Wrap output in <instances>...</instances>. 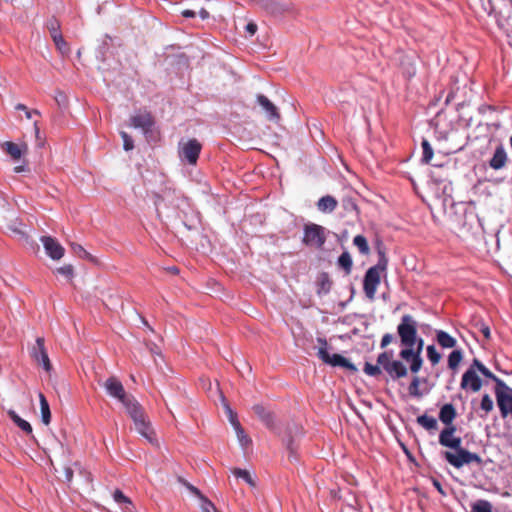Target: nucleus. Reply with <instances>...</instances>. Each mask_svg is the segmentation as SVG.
I'll return each instance as SVG.
<instances>
[{"label":"nucleus","mask_w":512,"mask_h":512,"mask_svg":"<svg viewBox=\"0 0 512 512\" xmlns=\"http://www.w3.org/2000/svg\"><path fill=\"white\" fill-rule=\"evenodd\" d=\"M127 413L134 422L136 431L144 437L151 445H158L156 434L151 427V423L146 417L142 406L137 403L132 408L127 410Z\"/></svg>","instance_id":"f257e3e1"},{"label":"nucleus","mask_w":512,"mask_h":512,"mask_svg":"<svg viewBox=\"0 0 512 512\" xmlns=\"http://www.w3.org/2000/svg\"><path fill=\"white\" fill-rule=\"evenodd\" d=\"M102 386L110 397L117 399L125 407L126 411L139 403L134 396L126 393L123 384L115 376L107 378Z\"/></svg>","instance_id":"f03ea898"},{"label":"nucleus","mask_w":512,"mask_h":512,"mask_svg":"<svg viewBox=\"0 0 512 512\" xmlns=\"http://www.w3.org/2000/svg\"><path fill=\"white\" fill-rule=\"evenodd\" d=\"M327 240V230L318 224L308 223L303 228L302 243L310 248L322 249Z\"/></svg>","instance_id":"7ed1b4c3"},{"label":"nucleus","mask_w":512,"mask_h":512,"mask_svg":"<svg viewBox=\"0 0 512 512\" xmlns=\"http://www.w3.org/2000/svg\"><path fill=\"white\" fill-rule=\"evenodd\" d=\"M393 351H385L378 355L377 362L394 380L407 375L406 366L399 360H393Z\"/></svg>","instance_id":"20e7f679"},{"label":"nucleus","mask_w":512,"mask_h":512,"mask_svg":"<svg viewBox=\"0 0 512 512\" xmlns=\"http://www.w3.org/2000/svg\"><path fill=\"white\" fill-rule=\"evenodd\" d=\"M318 343L320 344V347L317 352V356L326 364H329L333 367H343L350 371H357L356 366L351 363L347 358L343 357L340 354H333L330 355L328 352V343L326 339L324 338H318Z\"/></svg>","instance_id":"39448f33"},{"label":"nucleus","mask_w":512,"mask_h":512,"mask_svg":"<svg viewBox=\"0 0 512 512\" xmlns=\"http://www.w3.org/2000/svg\"><path fill=\"white\" fill-rule=\"evenodd\" d=\"M397 332L403 346L414 347L417 341V322L411 315L402 316Z\"/></svg>","instance_id":"423d86ee"},{"label":"nucleus","mask_w":512,"mask_h":512,"mask_svg":"<svg viewBox=\"0 0 512 512\" xmlns=\"http://www.w3.org/2000/svg\"><path fill=\"white\" fill-rule=\"evenodd\" d=\"M202 145L197 139H189L179 143V157L191 165H195L199 158Z\"/></svg>","instance_id":"0eeeda50"},{"label":"nucleus","mask_w":512,"mask_h":512,"mask_svg":"<svg viewBox=\"0 0 512 512\" xmlns=\"http://www.w3.org/2000/svg\"><path fill=\"white\" fill-rule=\"evenodd\" d=\"M471 463L480 465L482 463V459L478 454L469 452L463 448L450 453V465L456 468H460Z\"/></svg>","instance_id":"6e6552de"},{"label":"nucleus","mask_w":512,"mask_h":512,"mask_svg":"<svg viewBox=\"0 0 512 512\" xmlns=\"http://www.w3.org/2000/svg\"><path fill=\"white\" fill-rule=\"evenodd\" d=\"M381 273L376 271V268H369L364 276L363 290L366 297L370 300H374L377 287L380 284Z\"/></svg>","instance_id":"1a4fd4ad"},{"label":"nucleus","mask_w":512,"mask_h":512,"mask_svg":"<svg viewBox=\"0 0 512 512\" xmlns=\"http://www.w3.org/2000/svg\"><path fill=\"white\" fill-rule=\"evenodd\" d=\"M31 355L38 364H42L46 371L51 370V363L44 346V338L38 337L36 339V343L32 348Z\"/></svg>","instance_id":"9d476101"},{"label":"nucleus","mask_w":512,"mask_h":512,"mask_svg":"<svg viewBox=\"0 0 512 512\" xmlns=\"http://www.w3.org/2000/svg\"><path fill=\"white\" fill-rule=\"evenodd\" d=\"M41 242L44 246L46 254L53 260H59L64 255L63 246L51 236H42Z\"/></svg>","instance_id":"9b49d317"},{"label":"nucleus","mask_w":512,"mask_h":512,"mask_svg":"<svg viewBox=\"0 0 512 512\" xmlns=\"http://www.w3.org/2000/svg\"><path fill=\"white\" fill-rule=\"evenodd\" d=\"M481 387V378L477 375L476 370L473 369V367H470L462 376L461 388L472 392H478Z\"/></svg>","instance_id":"f8f14e48"},{"label":"nucleus","mask_w":512,"mask_h":512,"mask_svg":"<svg viewBox=\"0 0 512 512\" xmlns=\"http://www.w3.org/2000/svg\"><path fill=\"white\" fill-rule=\"evenodd\" d=\"M131 126L139 128L144 134H148L152 131L154 120L149 112H139L133 115L130 119Z\"/></svg>","instance_id":"ddd939ff"},{"label":"nucleus","mask_w":512,"mask_h":512,"mask_svg":"<svg viewBox=\"0 0 512 512\" xmlns=\"http://www.w3.org/2000/svg\"><path fill=\"white\" fill-rule=\"evenodd\" d=\"M256 99L270 121H278L280 119L277 107L265 95L258 94Z\"/></svg>","instance_id":"4468645a"},{"label":"nucleus","mask_w":512,"mask_h":512,"mask_svg":"<svg viewBox=\"0 0 512 512\" xmlns=\"http://www.w3.org/2000/svg\"><path fill=\"white\" fill-rule=\"evenodd\" d=\"M507 160V152L504 146L498 144L492 158L489 160V166L494 170H500L506 165Z\"/></svg>","instance_id":"2eb2a0df"},{"label":"nucleus","mask_w":512,"mask_h":512,"mask_svg":"<svg viewBox=\"0 0 512 512\" xmlns=\"http://www.w3.org/2000/svg\"><path fill=\"white\" fill-rule=\"evenodd\" d=\"M253 411L269 429H275V416L271 411L261 404L254 405Z\"/></svg>","instance_id":"dca6fc26"},{"label":"nucleus","mask_w":512,"mask_h":512,"mask_svg":"<svg viewBox=\"0 0 512 512\" xmlns=\"http://www.w3.org/2000/svg\"><path fill=\"white\" fill-rule=\"evenodd\" d=\"M450 369H455L463 358V350L458 344V340L450 335Z\"/></svg>","instance_id":"f3484780"},{"label":"nucleus","mask_w":512,"mask_h":512,"mask_svg":"<svg viewBox=\"0 0 512 512\" xmlns=\"http://www.w3.org/2000/svg\"><path fill=\"white\" fill-rule=\"evenodd\" d=\"M439 419L446 425L440 433L439 442L441 445L448 447V403L442 405L439 413Z\"/></svg>","instance_id":"a211bd4d"},{"label":"nucleus","mask_w":512,"mask_h":512,"mask_svg":"<svg viewBox=\"0 0 512 512\" xmlns=\"http://www.w3.org/2000/svg\"><path fill=\"white\" fill-rule=\"evenodd\" d=\"M316 205H317V209L320 212L331 213L336 209L338 202L335 199V197H333L331 195H326V196L321 197L318 200Z\"/></svg>","instance_id":"6ab92c4d"},{"label":"nucleus","mask_w":512,"mask_h":512,"mask_svg":"<svg viewBox=\"0 0 512 512\" xmlns=\"http://www.w3.org/2000/svg\"><path fill=\"white\" fill-rule=\"evenodd\" d=\"M8 416L13 421V423L17 425L21 430H23L27 434L32 433V427L30 423L22 419L14 410H9Z\"/></svg>","instance_id":"aec40b11"},{"label":"nucleus","mask_w":512,"mask_h":512,"mask_svg":"<svg viewBox=\"0 0 512 512\" xmlns=\"http://www.w3.org/2000/svg\"><path fill=\"white\" fill-rule=\"evenodd\" d=\"M41 419L45 425H48L51 421V412L49 403L43 393H39Z\"/></svg>","instance_id":"412c9836"},{"label":"nucleus","mask_w":512,"mask_h":512,"mask_svg":"<svg viewBox=\"0 0 512 512\" xmlns=\"http://www.w3.org/2000/svg\"><path fill=\"white\" fill-rule=\"evenodd\" d=\"M418 424L425 428L430 433H434L438 428V422L436 418L427 415H421L417 418Z\"/></svg>","instance_id":"4be33fe9"},{"label":"nucleus","mask_w":512,"mask_h":512,"mask_svg":"<svg viewBox=\"0 0 512 512\" xmlns=\"http://www.w3.org/2000/svg\"><path fill=\"white\" fill-rule=\"evenodd\" d=\"M173 194H175L174 189H165L163 191L162 195H159V194L156 195L154 204L156 206V211L158 214L160 212V206H161L162 202L169 201L170 205H174V201L172 199H170Z\"/></svg>","instance_id":"5701e85b"},{"label":"nucleus","mask_w":512,"mask_h":512,"mask_svg":"<svg viewBox=\"0 0 512 512\" xmlns=\"http://www.w3.org/2000/svg\"><path fill=\"white\" fill-rule=\"evenodd\" d=\"M494 408V403L489 394H484L480 402V410L483 414H479L481 418L486 417Z\"/></svg>","instance_id":"b1692460"},{"label":"nucleus","mask_w":512,"mask_h":512,"mask_svg":"<svg viewBox=\"0 0 512 512\" xmlns=\"http://www.w3.org/2000/svg\"><path fill=\"white\" fill-rule=\"evenodd\" d=\"M338 265L345 271L346 274H350L352 270V258L349 252L344 251L338 258Z\"/></svg>","instance_id":"393cba45"},{"label":"nucleus","mask_w":512,"mask_h":512,"mask_svg":"<svg viewBox=\"0 0 512 512\" xmlns=\"http://www.w3.org/2000/svg\"><path fill=\"white\" fill-rule=\"evenodd\" d=\"M318 293H324V294H327L330 289H331V285H332V282L328 276L327 273H321L318 277Z\"/></svg>","instance_id":"a878e982"},{"label":"nucleus","mask_w":512,"mask_h":512,"mask_svg":"<svg viewBox=\"0 0 512 512\" xmlns=\"http://www.w3.org/2000/svg\"><path fill=\"white\" fill-rule=\"evenodd\" d=\"M5 151L15 160H18L22 156V149L19 145L13 142H5L4 143Z\"/></svg>","instance_id":"bb28decb"},{"label":"nucleus","mask_w":512,"mask_h":512,"mask_svg":"<svg viewBox=\"0 0 512 512\" xmlns=\"http://www.w3.org/2000/svg\"><path fill=\"white\" fill-rule=\"evenodd\" d=\"M353 244L359 249L361 254L367 255L369 253V245L363 235H356L353 239Z\"/></svg>","instance_id":"cd10ccee"},{"label":"nucleus","mask_w":512,"mask_h":512,"mask_svg":"<svg viewBox=\"0 0 512 512\" xmlns=\"http://www.w3.org/2000/svg\"><path fill=\"white\" fill-rule=\"evenodd\" d=\"M481 374L495 382V392L500 389H506V383L495 374H493L487 367Z\"/></svg>","instance_id":"c85d7f7f"},{"label":"nucleus","mask_w":512,"mask_h":512,"mask_svg":"<svg viewBox=\"0 0 512 512\" xmlns=\"http://www.w3.org/2000/svg\"><path fill=\"white\" fill-rule=\"evenodd\" d=\"M47 29L50 33L51 38L53 39L56 36L62 35L61 33V25L60 22L52 17L47 21Z\"/></svg>","instance_id":"c756f323"},{"label":"nucleus","mask_w":512,"mask_h":512,"mask_svg":"<svg viewBox=\"0 0 512 512\" xmlns=\"http://www.w3.org/2000/svg\"><path fill=\"white\" fill-rule=\"evenodd\" d=\"M421 146H422V150H423L421 161H422V163L428 164V163H430V161L433 157V148L431 147L430 143L426 139H423Z\"/></svg>","instance_id":"7c9ffc66"},{"label":"nucleus","mask_w":512,"mask_h":512,"mask_svg":"<svg viewBox=\"0 0 512 512\" xmlns=\"http://www.w3.org/2000/svg\"><path fill=\"white\" fill-rule=\"evenodd\" d=\"M419 385H420V378L415 376L412 379V381L408 387V392H409L410 396L417 397V398L423 396L424 393L419 390Z\"/></svg>","instance_id":"2f4dec72"},{"label":"nucleus","mask_w":512,"mask_h":512,"mask_svg":"<svg viewBox=\"0 0 512 512\" xmlns=\"http://www.w3.org/2000/svg\"><path fill=\"white\" fill-rule=\"evenodd\" d=\"M471 512H492V505L487 500H478L472 505Z\"/></svg>","instance_id":"473e14b6"},{"label":"nucleus","mask_w":512,"mask_h":512,"mask_svg":"<svg viewBox=\"0 0 512 512\" xmlns=\"http://www.w3.org/2000/svg\"><path fill=\"white\" fill-rule=\"evenodd\" d=\"M262 6L271 14H278L282 12L281 5L275 2L274 0H263Z\"/></svg>","instance_id":"72a5a7b5"},{"label":"nucleus","mask_w":512,"mask_h":512,"mask_svg":"<svg viewBox=\"0 0 512 512\" xmlns=\"http://www.w3.org/2000/svg\"><path fill=\"white\" fill-rule=\"evenodd\" d=\"M235 432H236L238 441L242 447H247L251 443V439L246 435L244 429L241 427L240 424L236 425Z\"/></svg>","instance_id":"f704fd0d"},{"label":"nucleus","mask_w":512,"mask_h":512,"mask_svg":"<svg viewBox=\"0 0 512 512\" xmlns=\"http://www.w3.org/2000/svg\"><path fill=\"white\" fill-rule=\"evenodd\" d=\"M53 42L56 46V48L59 50V52L62 54V55H66L69 53V47H68V44L67 42L64 40L63 36L62 35H59V36H56L54 37L53 39Z\"/></svg>","instance_id":"c9c22d12"},{"label":"nucleus","mask_w":512,"mask_h":512,"mask_svg":"<svg viewBox=\"0 0 512 512\" xmlns=\"http://www.w3.org/2000/svg\"><path fill=\"white\" fill-rule=\"evenodd\" d=\"M233 474L237 478L244 480L250 486H252V487L255 486V483H254L250 473L247 470L237 468V469H234Z\"/></svg>","instance_id":"e433bc0d"},{"label":"nucleus","mask_w":512,"mask_h":512,"mask_svg":"<svg viewBox=\"0 0 512 512\" xmlns=\"http://www.w3.org/2000/svg\"><path fill=\"white\" fill-rule=\"evenodd\" d=\"M380 367L381 365H379L378 363L377 365H373L371 363L366 362L363 370L367 375L376 377L382 373Z\"/></svg>","instance_id":"4c0bfd02"},{"label":"nucleus","mask_w":512,"mask_h":512,"mask_svg":"<svg viewBox=\"0 0 512 512\" xmlns=\"http://www.w3.org/2000/svg\"><path fill=\"white\" fill-rule=\"evenodd\" d=\"M427 357L433 365L439 363L441 359V355L437 352L434 345H429L427 347Z\"/></svg>","instance_id":"58836bf2"},{"label":"nucleus","mask_w":512,"mask_h":512,"mask_svg":"<svg viewBox=\"0 0 512 512\" xmlns=\"http://www.w3.org/2000/svg\"><path fill=\"white\" fill-rule=\"evenodd\" d=\"M388 264V260L384 254V252L379 251V259L375 266H372L371 268H376V271L383 272L386 270Z\"/></svg>","instance_id":"ea45409f"},{"label":"nucleus","mask_w":512,"mask_h":512,"mask_svg":"<svg viewBox=\"0 0 512 512\" xmlns=\"http://www.w3.org/2000/svg\"><path fill=\"white\" fill-rule=\"evenodd\" d=\"M121 138L123 140V148L125 151H130L134 148V141L126 132H120Z\"/></svg>","instance_id":"a19ab883"},{"label":"nucleus","mask_w":512,"mask_h":512,"mask_svg":"<svg viewBox=\"0 0 512 512\" xmlns=\"http://www.w3.org/2000/svg\"><path fill=\"white\" fill-rule=\"evenodd\" d=\"M113 498L115 502L119 504H126L132 506L131 500L128 497H126L120 490H115V492L113 493Z\"/></svg>","instance_id":"79ce46f5"},{"label":"nucleus","mask_w":512,"mask_h":512,"mask_svg":"<svg viewBox=\"0 0 512 512\" xmlns=\"http://www.w3.org/2000/svg\"><path fill=\"white\" fill-rule=\"evenodd\" d=\"M179 482L184 485L193 495L198 497L200 500L204 499L205 497L201 494L200 490L184 480L183 478H179Z\"/></svg>","instance_id":"37998d69"},{"label":"nucleus","mask_w":512,"mask_h":512,"mask_svg":"<svg viewBox=\"0 0 512 512\" xmlns=\"http://www.w3.org/2000/svg\"><path fill=\"white\" fill-rule=\"evenodd\" d=\"M416 355H418V353L413 350V347H406L400 352V357L407 362L413 360Z\"/></svg>","instance_id":"c03bdc74"},{"label":"nucleus","mask_w":512,"mask_h":512,"mask_svg":"<svg viewBox=\"0 0 512 512\" xmlns=\"http://www.w3.org/2000/svg\"><path fill=\"white\" fill-rule=\"evenodd\" d=\"M71 249L74 254L81 258H89V253L80 245L77 243H71Z\"/></svg>","instance_id":"a18cd8bd"},{"label":"nucleus","mask_w":512,"mask_h":512,"mask_svg":"<svg viewBox=\"0 0 512 512\" xmlns=\"http://www.w3.org/2000/svg\"><path fill=\"white\" fill-rule=\"evenodd\" d=\"M455 428L450 425V449L456 451L457 449H462L460 447L461 440L460 438L452 437V434L454 433Z\"/></svg>","instance_id":"49530a36"},{"label":"nucleus","mask_w":512,"mask_h":512,"mask_svg":"<svg viewBox=\"0 0 512 512\" xmlns=\"http://www.w3.org/2000/svg\"><path fill=\"white\" fill-rule=\"evenodd\" d=\"M422 358L420 355H416L413 360L410 361V370L413 373H417L422 366Z\"/></svg>","instance_id":"de8ad7c7"},{"label":"nucleus","mask_w":512,"mask_h":512,"mask_svg":"<svg viewBox=\"0 0 512 512\" xmlns=\"http://www.w3.org/2000/svg\"><path fill=\"white\" fill-rule=\"evenodd\" d=\"M284 442L286 444L287 450L289 451V457H294L297 450V447L294 444V440L289 436L287 439H284Z\"/></svg>","instance_id":"09e8293b"},{"label":"nucleus","mask_w":512,"mask_h":512,"mask_svg":"<svg viewBox=\"0 0 512 512\" xmlns=\"http://www.w3.org/2000/svg\"><path fill=\"white\" fill-rule=\"evenodd\" d=\"M437 341L443 348H448V333L439 331L437 334Z\"/></svg>","instance_id":"8fccbe9b"},{"label":"nucleus","mask_w":512,"mask_h":512,"mask_svg":"<svg viewBox=\"0 0 512 512\" xmlns=\"http://www.w3.org/2000/svg\"><path fill=\"white\" fill-rule=\"evenodd\" d=\"M58 273L61 275L71 278L73 276L74 270L72 265H65L57 269Z\"/></svg>","instance_id":"3c124183"},{"label":"nucleus","mask_w":512,"mask_h":512,"mask_svg":"<svg viewBox=\"0 0 512 512\" xmlns=\"http://www.w3.org/2000/svg\"><path fill=\"white\" fill-rule=\"evenodd\" d=\"M225 407H226V410H227V413L229 416V421H230L231 425L233 426L234 430H236V425L240 424V422L237 420L236 414L232 411V409L227 404H225Z\"/></svg>","instance_id":"603ef678"},{"label":"nucleus","mask_w":512,"mask_h":512,"mask_svg":"<svg viewBox=\"0 0 512 512\" xmlns=\"http://www.w3.org/2000/svg\"><path fill=\"white\" fill-rule=\"evenodd\" d=\"M431 481H432L433 486L437 489V491L441 495L445 496L446 492L444 491V488H443V485L441 483V480L438 477H436V476H431Z\"/></svg>","instance_id":"864d4df0"},{"label":"nucleus","mask_w":512,"mask_h":512,"mask_svg":"<svg viewBox=\"0 0 512 512\" xmlns=\"http://www.w3.org/2000/svg\"><path fill=\"white\" fill-rule=\"evenodd\" d=\"M343 207L347 211H352V210L356 211L357 210V205L350 198L343 200Z\"/></svg>","instance_id":"5fc2aeb1"},{"label":"nucleus","mask_w":512,"mask_h":512,"mask_svg":"<svg viewBox=\"0 0 512 512\" xmlns=\"http://www.w3.org/2000/svg\"><path fill=\"white\" fill-rule=\"evenodd\" d=\"M202 502H203V504H202L203 512H211V510H215V506L207 498L202 499Z\"/></svg>","instance_id":"6e6d98bb"},{"label":"nucleus","mask_w":512,"mask_h":512,"mask_svg":"<svg viewBox=\"0 0 512 512\" xmlns=\"http://www.w3.org/2000/svg\"><path fill=\"white\" fill-rule=\"evenodd\" d=\"M393 338V335L390 333L384 334L380 344L381 348H385L387 345H389L393 341Z\"/></svg>","instance_id":"4d7b16f0"},{"label":"nucleus","mask_w":512,"mask_h":512,"mask_svg":"<svg viewBox=\"0 0 512 512\" xmlns=\"http://www.w3.org/2000/svg\"><path fill=\"white\" fill-rule=\"evenodd\" d=\"M470 367H473V369H477L480 373H482L483 370H485L486 368V366L476 358L473 360V364Z\"/></svg>","instance_id":"13d9d810"},{"label":"nucleus","mask_w":512,"mask_h":512,"mask_svg":"<svg viewBox=\"0 0 512 512\" xmlns=\"http://www.w3.org/2000/svg\"><path fill=\"white\" fill-rule=\"evenodd\" d=\"M245 30L250 36H253L257 32V25L250 22L245 26Z\"/></svg>","instance_id":"bf43d9fd"},{"label":"nucleus","mask_w":512,"mask_h":512,"mask_svg":"<svg viewBox=\"0 0 512 512\" xmlns=\"http://www.w3.org/2000/svg\"><path fill=\"white\" fill-rule=\"evenodd\" d=\"M64 474H65V480L66 482H71L73 478V470L71 467H65L64 468Z\"/></svg>","instance_id":"052dcab7"},{"label":"nucleus","mask_w":512,"mask_h":512,"mask_svg":"<svg viewBox=\"0 0 512 512\" xmlns=\"http://www.w3.org/2000/svg\"><path fill=\"white\" fill-rule=\"evenodd\" d=\"M181 14L185 18H194L196 16L195 11L190 9L183 10Z\"/></svg>","instance_id":"680f3d73"},{"label":"nucleus","mask_w":512,"mask_h":512,"mask_svg":"<svg viewBox=\"0 0 512 512\" xmlns=\"http://www.w3.org/2000/svg\"><path fill=\"white\" fill-rule=\"evenodd\" d=\"M481 332H482L483 336H484L486 339H489V338H490V335H491V334H490V329H489V327H488V326L483 325V326L481 327Z\"/></svg>","instance_id":"e2e57ef3"},{"label":"nucleus","mask_w":512,"mask_h":512,"mask_svg":"<svg viewBox=\"0 0 512 512\" xmlns=\"http://www.w3.org/2000/svg\"><path fill=\"white\" fill-rule=\"evenodd\" d=\"M199 16L201 19L206 20L210 17V14L206 9L202 8L199 11Z\"/></svg>","instance_id":"0e129e2a"},{"label":"nucleus","mask_w":512,"mask_h":512,"mask_svg":"<svg viewBox=\"0 0 512 512\" xmlns=\"http://www.w3.org/2000/svg\"><path fill=\"white\" fill-rule=\"evenodd\" d=\"M416 343H417V349L415 351H416V353H418V355H420L422 352V349H423L424 342L422 339H417Z\"/></svg>","instance_id":"69168bd1"},{"label":"nucleus","mask_w":512,"mask_h":512,"mask_svg":"<svg viewBox=\"0 0 512 512\" xmlns=\"http://www.w3.org/2000/svg\"><path fill=\"white\" fill-rule=\"evenodd\" d=\"M431 177L433 178V180H434L435 182H442V181H443L442 177H441L440 175H438V174L436 173V171H434V170H433V171H431Z\"/></svg>","instance_id":"338daca9"},{"label":"nucleus","mask_w":512,"mask_h":512,"mask_svg":"<svg viewBox=\"0 0 512 512\" xmlns=\"http://www.w3.org/2000/svg\"><path fill=\"white\" fill-rule=\"evenodd\" d=\"M39 114H40V112H39L38 110H32V111H29V110L27 109V111H26V117H27L28 119L32 118V116H33V115H39Z\"/></svg>","instance_id":"774afa93"}]
</instances>
